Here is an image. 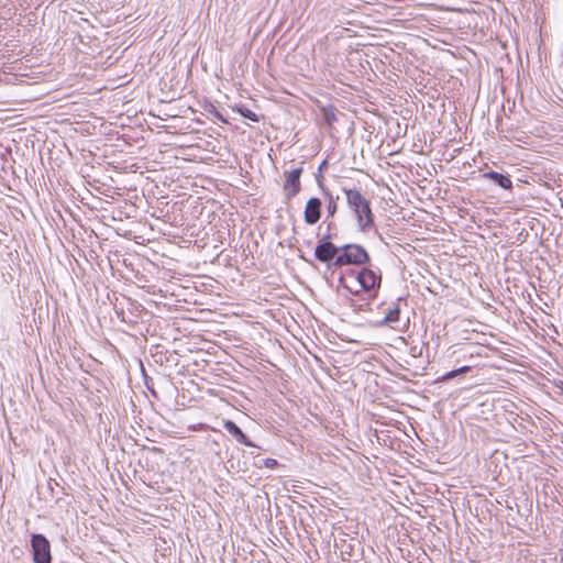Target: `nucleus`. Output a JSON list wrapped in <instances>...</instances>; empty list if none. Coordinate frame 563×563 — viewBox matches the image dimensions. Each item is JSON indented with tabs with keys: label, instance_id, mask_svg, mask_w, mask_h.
<instances>
[{
	"label": "nucleus",
	"instance_id": "nucleus-1",
	"mask_svg": "<svg viewBox=\"0 0 563 563\" xmlns=\"http://www.w3.org/2000/svg\"><path fill=\"white\" fill-rule=\"evenodd\" d=\"M349 208L355 216L357 227L362 232H367L374 227V213L371 202L357 188H343Z\"/></svg>",
	"mask_w": 563,
	"mask_h": 563
},
{
	"label": "nucleus",
	"instance_id": "nucleus-2",
	"mask_svg": "<svg viewBox=\"0 0 563 563\" xmlns=\"http://www.w3.org/2000/svg\"><path fill=\"white\" fill-rule=\"evenodd\" d=\"M382 276L371 268L350 271L341 278V285L350 292L358 295L360 291H371L379 287Z\"/></svg>",
	"mask_w": 563,
	"mask_h": 563
},
{
	"label": "nucleus",
	"instance_id": "nucleus-3",
	"mask_svg": "<svg viewBox=\"0 0 563 563\" xmlns=\"http://www.w3.org/2000/svg\"><path fill=\"white\" fill-rule=\"evenodd\" d=\"M369 256L364 247L357 244H347L341 249V253L336 256L333 265H362L368 262Z\"/></svg>",
	"mask_w": 563,
	"mask_h": 563
},
{
	"label": "nucleus",
	"instance_id": "nucleus-4",
	"mask_svg": "<svg viewBox=\"0 0 563 563\" xmlns=\"http://www.w3.org/2000/svg\"><path fill=\"white\" fill-rule=\"evenodd\" d=\"M31 547L34 563H51V544L43 534H33Z\"/></svg>",
	"mask_w": 563,
	"mask_h": 563
},
{
	"label": "nucleus",
	"instance_id": "nucleus-5",
	"mask_svg": "<svg viewBox=\"0 0 563 563\" xmlns=\"http://www.w3.org/2000/svg\"><path fill=\"white\" fill-rule=\"evenodd\" d=\"M302 174V167L294 168L284 173L285 183L284 191L286 199H291L299 194L301 189L300 176Z\"/></svg>",
	"mask_w": 563,
	"mask_h": 563
},
{
	"label": "nucleus",
	"instance_id": "nucleus-6",
	"mask_svg": "<svg viewBox=\"0 0 563 563\" xmlns=\"http://www.w3.org/2000/svg\"><path fill=\"white\" fill-rule=\"evenodd\" d=\"M330 236L325 235L323 240H328ZM341 249H338L329 241H322L317 245L314 255L316 258L322 263H329L332 260L335 261L336 256L340 254Z\"/></svg>",
	"mask_w": 563,
	"mask_h": 563
},
{
	"label": "nucleus",
	"instance_id": "nucleus-7",
	"mask_svg": "<svg viewBox=\"0 0 563 563\" xmlns=\"http://www.w3.org/2000/svg\"><path fill=\"white\" fill-rule=\"evenodd\" d=\"M321 200L319 198H310L307 201L303 218L307 224H314L321 218Z\"/></svg>",
	"mask_w": 563,
	"mask_h": 563
},
{
	"label": "nucleus",
	"instance_id": "nucleus-8",
	"mask_svg": "<svg viewBox=\"0 0 563 563\" xmlns=\"http://www.w3.org/2000/svg\"><path fill=\"white\" fill-rule=\"evenodd\" d=\"M224 429L235 438L239 443H242L246 446H255L253 442H251L243 431L231 420H225L223 423Z\"/></svg>",
	"mask_w": 563,
	"mask_h": 563
},
{
	"label": "nucleus",
	"instance_id": "nucleus-9",
	"mask_svg": "<svg viewBox=\"0 0 563 563\" xmlns=\"http://www.w3.org/2000/svg\"><path fill=\"white\" fill-rule=\"evenodd\" d=\"M483 176L487 179L495 181L498 186H500L504 189H511L512 187L511 179L508 176H505L497 172L490 170L485 173Z\"/></svg>",
	"mask_w": 563,
	"mask_h": 563
},
{
	"label": "nucleus",
	"instance_id": "nucleus-10",
	"mask_svg": "<svg viewBox=\"0 0 563 563\" xmlns=\"http://www.w3.org/2000/svg\"><path fill=\"white\" fill-rule=\"evenodd\" d=\"M324 195L328 197L327 212L329 217H333L338 210L339 197H333L330 192L323 189Z\"/></svg>",
	"mask_w": 563,
	"mask_h": 563
},
{
	"label": "nucleus",
	"instance_id": "nucleus-11",
	"mask_svg": "<svg viewBox=\"0 0 563 563\" xmlns=\"http://www.w3.org/2000/svg\"><path fill=\"white\" fill-rule=\"evenodd\" d=\"M399 316H400V310L398 307H395L386 314L383 323H386V324L395 323L399 320Z\"/></svg>",
	"mask_w": 563,
	"mask_h": 563
},
{
	"label": "nucleus",
	"instance_id": "nucleus-12",
	"mask_svg": "<svg viewBox=\"0 0 563 563\" xmlns=\"http://www.w3.org/2000/svg\"><path fill=\"white\" fill-rule=\"evenodd\" d=\"M470 371V367L468 366H463L461 368H457V369H454V371H451L449 373H446L444 376H443V380H448V379H451V378H454L455 376H457L459 374H463V373H466Z\"/></svg>",
	"mask_w": 563,
	"mask_h": 563
},
{
	"label": "nucleus",
	"instance_id": "nucleus-13",
	"mask_svg": "<svg viewBox=\"0 0 563 563\" xmlns=\"http://www.w3.org/2000/svg\"><path fill=\"white\" fill-rule=\"evenodd\" d=\"M241 113H242V115L244 118H247V119H250L253 122H257L258 121V117L256 115V113L253 112L250 109H245V110L241 111Z\"/></svg>",
	"mask_w": 563,
	"mask_h": 563
},
{
	"label": "nucleus",
	"instance_id": "nucleus-14",
	"mask_svg": "<svg viewBox=\"0 0 563 563\" xmlns=\"http://www.w3.org/2000/svg\"><path fill=\"white\" fill-rule=\"evenodd\" d=\"M277 465V461L274 459H266L265 460V466L266 467H275Z\"/></svg>",
	"mask_w": 563,
	"mask_h": 563
},
{
	"label": "nucleus",
	"instance_id": "nucleus-15",
	"mask_svg": "<svg viewBox=\"0 0 563 563\" xmlns=\"http://www.w3.org/2000/svg\"><path fill=\"white\" fill-rule=\"evenodd\" d=\"M325 164H327V162H325V161H324V162H322V165H321V166H319V169H322V167H325Z\"/></svg>",
	"mask_w": 563,
	"mask_h": 563
},
{
	"label": "nucleus",
	"instance_id": "nucleus-16",
	"mask_svg": "<svg viewBox=\"0 0 563 563\" xmlns=\"http://www.w3.org/2000/svg\"><path fill=\"white\" fill-rule=\"evenodd\" d=\"M325 164H327V162H325V161H324V162H322V165H321V166H319V169H322V167H325Z\"/></svg>",
	"mask_w": 563,
	"mask_h": 563
},
{
	"label": "nucleus",
	"instance_id": "nucleus-17",
	"mask_svg": "<svg viewBox=\"0 0 563 563\" xmlns=\"http://www.w3.org/2000/svg\"><path fill=\"white\" fill-rule=\"evenodd\" d=\"M325 164H327V162H325V161H324V162H322V165H321V166H319V169H322V167H325Z\"/></svg>",
	"mask_w": 563,
	"mask_h": 563
}]
</instances>
